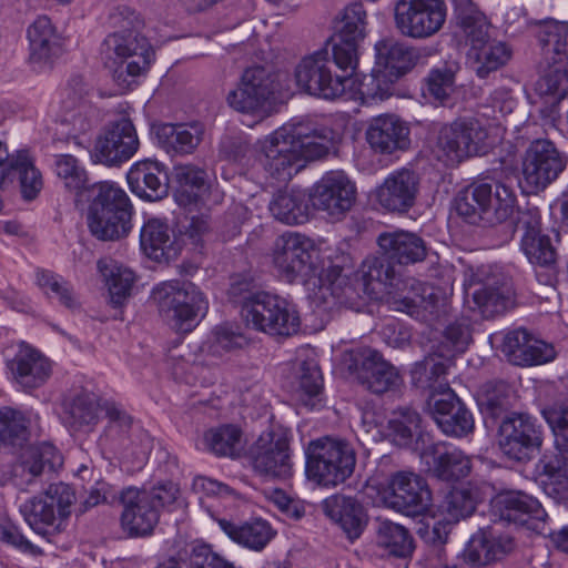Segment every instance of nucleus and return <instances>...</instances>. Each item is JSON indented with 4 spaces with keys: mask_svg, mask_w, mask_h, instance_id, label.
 I'll use <instances>...</instances> for the list:
<instances>
[{
    "mask_svg": "<svg viewBox=\"0 0 568 568\" xmlns=\"http://www.w3.org/2000/svg\"><path fill=\"white\" fill-rule=\"evenodd\" d=\"M514 548L508 536H501L494 528L481 529L467 542L463 551V560L473 567H483L501 559Z\"/></svg>",
    "mask_w": 568,
    "mask_h": 568,
    "instance_id": "obj_32",
    "label": "nucleus"
},
{
    "mask_svg": "<svg viewBox=\"0 0 568 568\" xmlns=\"http://www.w3.org/2000/svg\"><path fill=\"white\" fill-rule=\"evenodd\" d=\"M291 440V430L281 425L263 432L250 448L254 470L272 478H288L292 474Z\"/></svg>",
    "mask_w": 568,
    "mask_h": 568,
    "instance_id": "obj_12",
    "label": "nucleus"
},
{
    "mask_svg": "<svg viewBox=\"0 0 568 568\" xmlns=\"http://www.w3.org/2000/svg\"><path fill=\"white\" fill-rule=\"evenodd\" d=\"M221 530L234 542L254 551H261L275 536L271 525L263 519L235 523L226 518L215 519Z\"/></svg>",
    "mask_w": 568,
    "mask_h": 568,
    "instance_id": "obj_36",
    "label": "nucleus"
},
{
    "mask_svg": "<svg viewBox=\"0 0 568 568\" xmlns=\"http://www.w3.org/2000/svg\"><path fill=\"white\" fill-rule=\"evenodd\" d=\"M172 175L178 184L174 193L176 203L180 206L196 203L200 193L206 189V171L191 163L178 164L173 168Z\"/></svg>",
    "mask_w": 568,
    "mask_h": 568,
    "instance_id": "obj_43",
    "label": "nucleus"
},
{
    "mask_svg": "<svg viewBox=\"0 0 568 568\" xmlns=\"http://www.w3.org/2000/svg\"><path fill=\"white\" fill-rule=\"evenodd\" d=\"M469 307L484 318L504 314L515 305V292L509 277L493 266H480L466 283ZM470 303V300H468Z\"/></svg>",
    "mask_w": 568,
    "mask_h": 568,
    "instance_id": "obj_10",
    "label": "nucleus"
},
{
    "mask_svg": "<svg viewBox=\"0 0 568 568\" xmlns=\"http://www.w3.org/2000/svg\"><path fill=\"white\" fill-rule=\"evenodd\" d=\"M498 444L509 459L527 463L542 444V429L527 414L513 413L506 416L498 428Z\"/></svg>",
    "mask_w": 568,
    "mask_h": 568,
    "instance_id": "obj_15",
    "label": "nucleus"
},
{
    "mask_svg": "<svg viewBox=\"0 0 568 568\" xmlns=\"http://www.w3.org/2000/svg\"><path fill=\"white\" fill-rule=\"evenodd\" d=\"M298 400L306 407L314 408L322 400L323 377L314 362H303L298 369Z\"/></svg>",
    "mask_w": 568,
    "mask_h": 568,
    "instance_id": "obj_52",
    "label": "nucleus"
},
{
    "mask_svg": "<svg viewBox=\"0 0 568 568\" xmlns=\"http://www.w3.org/2000/svg\"><path fill=\"white\" fill-rule=\"evenodd\" d=\"M443 507L449 520L459 521L474 513L475 501L469 491L453 489L446 495Z\"/></svg>",
    "mask_w": 568,
    "mask_h": 568,
    "instance_id": "obj_63",
    "label": "nucleus"
},
{
    "mask_svg": "<svg viewBox=\"0 0 568 568\" xmlns=\"http://www.w3.org/2000/svg\"><path fill=\"white\" fill-rule=\"evenodd\" d=\"M420 424V415L415 409L409 407L398 408L393 412L387 423L388 436L399 447L410 445L416 435L424 442Z\"/></svg>",
    "mask_w": 568,
    "mask_h": 568,
    "instance_id": "obj_46",
    "label": "nucleus"
},
{
    "mask_svg": "<svg viewBox=\"0 0 568 568\" xmlns=\"http://www.w3.org/2000/svg\"><path fill=\"white\" fill-rule=\"evenodd\" d=\"M511 48L503 41L490 40L484 45L468 50V60L476 74L484 79L511 59Z\"/></svg>",
    "mask_w": 568,
    "mask_h": 568,
    "instance_id": "obj_42",
    "label": "nucleus"
},
{
    "mask_svg": "<svg viewBox=\"0 0 568 568\" xmlns=\"http://www.w3.org/2000/svg\"><path fill=\"white\" fill-rule=\"evenodd\" d=\"M458 26L469 49H475L490 41L489 24L485 16L475 10H462L457 14Z\"/></svg>",
    "mask_w": 568,
    "mask_h": 568,
    "instance_id": "obj_57",
    "label": "nucleus"
},
{
    "mask_svg": "<svg viewBox=\"0 0 568 568\" xmlns=\"http://www.w3.org/2000/svg\"><path fill=\"white\" fill-rule=\"evenodd\" d=\"M488 140V129L483 121L459 118L439 129L434 153L446 165H455L467 158L486 154L490 148Z\"/></svg>",
    "mask_w": 568,
    "mask_h": 568,
    "instance_id": "obj_8",
    "label": "nucleus"
},
{
    "mask_svg": "<svg viewBox=\"0 0 568 568\" xmlns=\"http://www.w3.org/2000/svg\"><path fill=\"white\" fill-rule=\"evenodd\" d=\"M454 358L449 352L435 349L422 362L414 365L410 375L415 386L428 389L437 397L444 392H450L446 379L448 369L453 366Z\"/></svg>",
    "mask_w": 568,
    "mask_h": 568,
    "instance_id": "obj_34",
    "label": "nucleus"
},
{
    "mask_svg": "<svg viewBox=\"0 0 568 568\" xmlns=\"http://www.w3.org/2000/svg\"><path fill=\"white\" fill-rule=\"evenodd\" d=\"M429 404L436 424L446 435L463 437L473 432V415L453 390L438 397L432 395Z\"/></svg>",
    "mask_w": 568,
    "mask_h": 568,
    "instance_id": "obj_26",
    "label": "nucleus"
},
{
    "mask_svg": "<svg viewBox=\"0 0 568 568\" xmlns=\"http://www.w3.org/2000/svg\"><path fill=\"white\" fill-rule=\"evenodd\" d=\"M529 26L541 48L540 61L565 60L568 59L567 36L568 24L555 19L531 20Z\"/></svg>",
    "mask_w": 568,
    "mask_h": 568,
    "instance_id": "obj_39",
    "label": "nucleus"
},
{
    "mask_svg": "<svg viewBox=\"0 0 568 568\" xmlns=\"http://www.w3.org/2000/svg\"><path fill=\"white\" fill-rule=\"evenodd\" d=\"M375 70L390 81H396L410 71L420 58L417 49L394 38L379 40L375 44Z\"/></svg>",
    "mask_w": 568,
    "mask_h": 568,
    "instance_id": "obj_29",
    "label": "nucleus"
},
{
    "mask_svg": "<svg viewBox=\"0 0 568 568\" xmlns=\"http://www.w3.org/2000/svg\"><path fill=\"white\" fill-rule=\"evenodd\" d=\"M272 215L282 223L294 225L307 221L310 206L303 190H284L277 192L270 203Z\"/></svg>",
    "mask_w": 568,
    "mask_h": 568,
    "instance_id": "obj_41",
    "label": "nucleus"
},
{
    "mask_svg": "<svg viewBox=\"0 0 568 568\" xmlns=\"http://www.w3.org/2000/svg\"><path fill=\"white\" fill-rule=\"evenodd\" d=\"M20 511L28 525L39 535H45L49 527L55 525L59 517L43 495L27 500L20 507Z\"/></svg>",
    "mask_w": 568,
    "mask_h": 568,
    "instance_id": "obj_54",
    "label": "nucleus"
},
{
    "mask_svg": "<svg viewBox=\"0 0 568 568\" xmlns=\"http://www.w3.org/2000/svg\"><path fill=\"white\" fill-rule=\"evenodd\" d=\"M366 11L359 2L345 7L335 18L333 38L361 43L366 37Z\"/></svg>",
    "mask_w": 568,
    "mask_h": 568,
    "instance_id": "obj_47",
    "label": "nucleus"
},
{
    "mask_svg": "<svg viewBox=\"0 0 568 568\" xmlns=\"http://www.w3.org/2000/svg\"><path fill=\"white\" fill-rule=\"evenodd\" d=\"M121 527L130 537H145L153 532L160 515L145 496V488L128 487L120 493Z\"/></svg>",
    "mask_w": 568,
    "mask_h": 568,
    "instance_id": "obj_21",
    "label": "nucleus"
},
{
    "mask_svg": "<svg viewBox=\"0 0 568 568\" xmlns=\"http://www.w3.org/2000/svg\"><path fill=\"white\" fill-rule=\"evenodd\" d=\"M95 192L88 211L91 234L101 241L125 237L131 227L132 204L126 193L112 182L92 185Z\"/></svg>",
    "mask_w": 568,
    "mask_h": 568,
    "instance_id": "obj_4",
    "label": "nucleus"
},
{
    "mask_svg": "<svg viewBox=\"0 0 568 568\" xmlns=\"http://www.w3.org/2000/svg\"><path fill=\"white\" fill-rule=\"evenodd\" d=\"M240 85L271 100L275 89V77L264 67H253L244 71Z\"/></svg>",
    "mask_w": 568,
    "mask_h": 568,
    "instance_id": "obj_64",
    "label": "nucleus"
},
{
    "mask_svg": "<svg viewBox=\"0 0 568 568\" xmlns=\"http://www.w3.org/2000/svg\"><path fill=\"white\" fill-rule=\"evenodd\" d=\"M273 263L282 278L300 282L323 301L332 295L351 298L354 290L338 265H322L313 242L300 233L287 232L277 237L273 248Z\"/></svg>",
    "mask_w": 568,
    "mask_h": 568,
    "instance_id": "obj_2",
    "label": "nucleus"
},
{
    "mask_svg": "<svg viewBox=\"0 0 568 568\" xmlns=\"http://www.w3.org/2000/svg\"><path fill=\"white\" fill-rule=\"evenodd\" d=\"M554 443V445L542 453L538 463L537 471L542 478L541 483L545 491L558 499H568V444Z\"/></svg>",
    "mask_w": 568,
    "mask_h": 568,
    "instance_id": "obj_27",
    "label": "nucleus"
},
{
    "mask_svg": "<svg viewBox=\"0 0 568 568\" xmlns=\"http://www.w3.org/2000/svg\"><path fill=\"white\" fill-rule=\"evenodd\" d=\"M98 267L104 278L110 301L114 306L122 305L131 295L135 283L133 271L114 260H101Z\"/></svg>",
    "mask_w": 568,
    "mask_h": 568,
    "instance_id": "obj_44",
    "label": "nucleus"
},
{
    "mask_svg": "<svg viewBox=\"0 0 568 568\" xmlns=\"http://www.w3.org/2000/svg\"><path fill=\"white\" fill-rule=\"evenodd\" d=\"M113 27L119 30L108 34L100 47L104 65L113 70V78L123 88L132 79L143 74L154 59V50L149 40L141 34L144 26L140 16L130 8H118L111 14Z\"/></svg>",
    "mask_w": 568,
    "mask_h": 568,
    "instance_id": "obj_3",
    "label": "nucleus"
},
{
    "mask_svg": "<svg viewBox=\"0 0 568 568\" xmlns=\"http://www.w3.org/2000/svg\"><path fill=\"white\" fill-rule=\"evenodd\" d=\"M516 195L501 182H475L460 192L455 200L458 215L470 221L479 217L489 225L506 222L514 213Z\"/></svg>",
    "mask_w": 568,
    "mask_h": 568,
    "instance_id": "obj_6",
    "label": "nucleus"
},
{
    "mask_svg": "<svg viewBox=\"0 0 568 568\" xmlns=\"http://www.w3.org/2000/svg\"><path fill=\"white\" fill-rule=\"evenodd\" d=\"M12 378L23 389L41 387L52 374V363L40 351L22 342L12 359L8 362Z\"/></svg>",
    "mask_w": 568,
    "mask_h": 568,
    "instance_id": "obj_24",
    "label": "nucleus"
},
{
    "mask_svg": "<svg viewBox=\"0 0 568 568\" xmlns=\"http://www.w3.org/2000/svg\"><path fill=\"white\" fill-rule=\"evenodd\" d=\"M295 146L305 164L325 158L335 144V132L312 119L290 121Z\"/></svg>",
    "mask_w": 568,
    "mask_h": 568,
    "instance_id": "obj_25",
    "label": "nucleus"
},
{
    "mask_svg": "<svg viewBox=\"0 0 568 568\" xmlns=\"http://www.w3.org/2000/svg\"><path fill=\"white\" fill-rule=\"evenodd\" d=\"M377 245L381 256L367 257L356 273L358 288L371 297L385 294L395 310L424 321L436 316L439 298L433 288L413 277L402 278L394 268L423 262L427 256L425 241L416 233L397 230L381 233Z\"/></svg>",
    "mask_w": 568,
    "mask_h": 568,
    "instance_id": "obj_1",
    "label": "nucleus"
},
{
    "mask_svg": "<svg viewBox=\"0 0 568 568\" xmlns=\"http://www.w3.org/2000/svg\"><path fill=\"white\" fill-rule=\"evenodd\" d=\"M384 503L408 516L426 511L432 501V494L425 479L410 471H397L389 477L383 491Z\"/></svg>",
    "mask_w": 568,
    "mask_h": 568,
    "instance_id": "obj_18",
    "label": "nucleus"
},
{
    "mask_svg": "<svg viewBox=\"0 0 568 568\" xmlns=\"http://www.w3.org/2000/svg\"><path fill=\"white\" fill-rule=\"evenodd\" d=\"M241 314L247 326L271 336L290 337L301 326L296 307L287 300L266 292L245 297Z\"/></svg>",
    "mask_w": 568,
    "mask_h": 568,
    "instance_id": "obj_9",
    "label": "nucleus"
},
{
    "mask_svg": "<svg viewBox=\"0 0 568 568\" xmlns=\"http://www.w3.org/2000/svg\"><path fill=\"white\" fill-rule=\"evenodd\" d=\"M515 399L511 387L505 382H498L484 387L478 403L483 413L497 418L514 406Z\"/></svg>",
    "mask_w": 568,
    "mask_h": 568,
    "instance_id": "obj_53",
    "label": "nucleus"
},
{
    "mask_svg": "<svg viewBox=\"0 0 568 568\" xmlns=\"http://www.w3.org/2000/svg\"><path fill=\"white\" fill-rule=\"evenodd\" d=\"M13 171L19 174L22 197L27 201L34 200L43 187V180L27 151H18V164Z\"/></svg>",
    "mask_w": 568,
    "mask_h": 568,
    "instance_id": "obj_60",
    "label": "nucleus"
},
{
    "mask_svg": "<svg viewBox=\"0 0 568 568\" xmlns=\"http://www.w3.org/2000/svg\"><path fill=\"white\" fill-rule=\"evenodd\" d=\"M99 407L100 404L95 394L81 392L65 403L64 413L69 425L79 430L97 424Z\"/></svg>",
    "mask_w": 568,
    "mask_h": 568,
    "instance_id": "obj_48",
    "label": "nucleus"
},
{
    "mask_svg": "<svg viewBox=\"0 0 568 568\" xmlns=\"http://www.w3.org/2000/svg\"><path fill=\"white\" fill-rule=\"evenodd\" d=\"M322 508L324 514L343 530L351 541L363 534L368 521L364 507L354 497L331 496L323 501Z\"/></svg>",
    "mask_w": 568,
    "mask_h": 568,
    "instance_id": "obj_33",
    "label": "nucleus"
},
{
    "mask_svg": "<svg viewBox=\"0 0 568 568\" xmlns=\"http://www.w3.org/2000/svg\"><path fill=\"white\" fill-rule=\"evenodd\" d=\"M378 545L396 557H406L413 551V538L408 530L392 521L381 523L377 531Z\"/></svg>",
    "mask_w": 568,
    "mask_h": 568,
    "instance_id": "obj_56",
    "label": "nucleus"
},
{
    "mask_svg": "<svg viewBox=\"0 0 568 568\" xmlns=\"http://www.w3.org/2000/svg\"><path fill=\"white\" fill-rule=\"evenodd\" d=\"M242 430L226 424L209 429L204 435L206 447L217 456L236 457L243 450Z\"/></svg>",
    "mask_w": 568,
    "mask_h": 568,
    "instance_id": "obj_50",
    "label": "nucleus"
},
{
    "mask_svg": "<svg viewBox=\"0 0 568 568\" xmlns=\"http://www.w3.org/2000/svg\"><path fill=\"white\" fill-rule=\"evenodd\" d=\"M493 511L501 520L526 526L536 531L542 530L547 518L540 503L519 490L497 495L493 501Z\"/></svg>",
    "mask_w": 568,
    "mask_h": 568,
    "instance_id": "obj_22",
    "label": "nucleus"
},
{
    "mask_svg": "<svg viewBox=\"0 0 568 568\" xmlns=\"http://www.w3.org/2000/svg\"><path fill=\"white\" fill-rule=\"evenodd\" d=\"M19 468L32 478L41 475L45 469L57 471L63 465L62 455L48 443L27 447L20 457Z\"/></svg>",
    "mask_w": 568,
    "mask_h": 568,
    "instance_id": "obj_45",
    "label": "nucleus"
},
{
    "mask_svg": "<svg viewBox=\"0 0 568 568\" xmlns=\"http://www.w3.org/2000/svg\"><path fill=\"white\" fill-rule=\"evenodd\" d=\"M521 250L532 264L549 266L556 262V251L547 235L523 236Z\"/></svg>",
    "mask_w": 568,
    "mask_h": 568,
    "instance_id": "obj_61",
    "label": "nucleus"
},
{
    "mask_svg": "<svg viewBox=\"0 0 568 568\" xmlns=\"http://www.w3.org/2000/svg\"><path fill=\"white\" fill-rule=\"evenodd\" d=\"M203 136V125L195 122L190 124L166 123L156 130L159 144L172 155L192 154L201 144Z\"/></svg>",
    "mask_w": 568,
    "mask_h": 568,
    "instance_id": "obj_37",
    "label": "nucleus"
},
{
    "mask_svg": "<svg viewBox=\"0 0 568 568\" xmlns=\"http://www.w3.org/2000/svg\"><path fill=\"white\" fill-rule=\"evenodd\" d=\"M29 439L24 415L11 407L0 408V448L16 449Z\"/></svg>",
    "mask_w": 568,
    "mask_h": 568,
    "instance_id": "obj_49",
    "label": "nucleus"
},
{
    "mask_svg": "<svg viewBox=\"0 0 568 568\" xmlns=\"http://www.w3.org/2000/svg\"><path fill=\"white\" fill-rule=\"evenodd\" d=\"M343 362L356 381L371 393L396 390L403 384L398 369L375 349L356 348L345 352Z\"/></svg>",
    "mask_w": 568,
    "mask_h": 568,
    "instance_id": "obj_13",
    "label": "nucleus"
},
{
    "mask_svg": "<svg viewBox=\"0 0 568 568\" xmlns=\"http://www.w3.org/2000/svg\"><path fill=\"white\" fill-rule=\"evenodd\" d=\"M226 100L233 110L251 115L257 121L268 115L270 99L242 85L231 91Z\"/></svg>",
    "mask_w": 568,
    "mask_h": 568,
    "instance_id": "obj_55",
    "label": "nucleus"
},
{
    "mask_svg": "<svg viewBox=\"0 0 568 568\" xmlns=\"http://www.w3.org/2000/svg\"><path fill=\"white\" fill-rule=\"evenodd\" d=\"M29 61L37 65H48L62 53V37L51 19L38 17L27 29Z\"/></svg>",
    "mask_w": 568,
    "mask_h": 568,
    "instance_id": "obj_31",
    "label": "nucleus"
},
{
    "mask_svg": "<svg viewBox=\"0 0 568 568\" xmlns=\"http://www.w3.org/2000/svg\"><path fill=\"white\" fill-rule=\"evenodd\" d=\"M503 352L513 364L520 366L541 365L556 357V351L551 344L535 338L521 328L509 332L505 336Z\"/></svg>",
    "mask_w": 568,
    "mask_h": 568,
    "instance_id": "obj_28",
    "label": "nucleus"
},
{
    "mask_svg": "<svg viewBox=\"0 0 568 568\" xmlns=\"http://www.w3.org/2000/svg\"><path fill=\"white\" fill-rule=\"evenodd\" d=\"M565 168V156L550 140L532 141L521 160L523 190L528 194L544 191Z\"/></svg>",
    "mask_w": 568,
    "mask_h": 568,
    "instance_id": "obj_14",
    "label": "nucleus"
},
{
    "mask_svg": "<svg viewBox=\"0 0 568 568\" xmlns=\"http://www.w3.org/2000/svg\"><path fill=\"white\" fill-rule=\"evenodd\" d=\"M471 341V331L467 321H456L449 324L443 334L437 351L449 352L453 358L457 353L464 352Z\"/></svg>",
    "mask_w": 568,
    "mask_h": 568,
    "instance_id": "obj_62",
    "label": "nucleus"
},
{
    "mask_svg": "<svg viewBox=\"0 0 568 568\" xmlns=\"http://www.w3.org/2000/svg\"><path fill=\"white\" fill-rule=\"evenodd\" d=\"M151 297L162 318L180 333L191 332L207 310L202 292L191 283H161L153 288Z\"/></svg>",
    "mask_w": 568,
    "mask_h": 568,
    "instance_id": "obj_7",
    "label": "nucleus"
},
{
    "mask_svg": "<svg viewBox=\"0 0 568 568\" xmlns=\"http://www.w3.org/2000/svg\"><path fill=\"white\" fill-rule=\"evenodd\" d=\"M447 14L445 0H398L394 7V23L403 37L425 40L443 29Z\"/></svg>",
    "mask_w": 568,
    "mask_h": 568,
    "instance_id": "obj_11",
    "label": "nucleus"
},
{
    "mask_svg": "<svg viewBox=\"0 0 568 568\" xmlns=\"http://www.w3.org/2000/svg\"><path fill=\"white\" fill-rule=\"evenodd\" d=\"M130 190L141 199L158 201L168 195V178L163 166L152 160L134 163L126 174Z\"/></svg>",
    "mask_w": 568,
    "mask_h": 568,
    "instance_id": "obj_35",
    "label": "nucleus"
},
{
    "mask_svg": "<svg viewBox=\"0 0 568 568\" xmlns=\"http://www.w3.org/2000/svg\"><path fill=\"white\" fill-rule=\"evenodd\" d=\"M439 444L420 448V457H433V471L442 480H457L470 473V459L458 449L440 453ZM416 449H419L417 447Z\"/></svg>",
    "mask_w": 568,
    "mask_h": 568,
    "instance_id": "obj_40",
    "label": "nucleus"
},
{
    "mask_svg": "<svg viewBox=\"0 0 568 568\" xmlns=\"http://www.w3.org/2000/svg\"><path fill=\"white\" fill-rule=\"evenodd\" d=\"M540 78L537 90L540 94L564 97L568 88V59L539 61Z\"/></svg>",
    "mask_w": 568,
    "mask_h": 568,
    "instance_id": "obj_51",
    "label": "nucleus"
},
{
    "mask_svg": "<svg viewBox=\"0 0 568 568\" xmlns=\"http://www.w3.org/2000/svg\"><path fill=\"white\" fill-rule=\"evenodd\" d=\"M418 191V174L403 168L392 172L377 187L376 200L389 212L405 213L414 206Z\"/></svg>",
    "mask_w": 568,
    "mask_h": 568,
    "instance_id": "obj_23",
    "label": "nucleus"
},
{
    "mask_svg": "<svg viewBox=\"0 0 568 568\" xmlns=\"http://www.w3.org/2000/svg\"><path fill=\"white\" fill-rule=\"evenodd\" d=\"M140 145L134 124L129 118L109 122L97 138L92 158L106 166H119L129 161Z\"/></svg>",
    "mask_w": 568,
    "mask_h": 568,
    "instance_id": "obj_16",
    "label": "nucleus"
},
{
    "mask_svg": "<svg viewBox=\"0 0 568 568\" xmlns=\"http://www.w3.org/2000/svg\"><path fill=\"white\" fill-rule=\"evenodd\" d=\"M327 52L318 51L305 57L295 69L297 85L306 93L333 100L345 91L347 75L333 77Z\"/></svg>",
    "mask_w": 568,
    "mask_h": 568,
    "instance_id": "obj_17",
    "label": "nucleus"
},
{
    "mask_svg": "<svg viewBox=\"0 0 568 568\" xmlns=\"http://www.w3.org/2000/svg\"><path fill=\"white\" fill-rule=\"evenodd\" d=\"M306 476L323 487H335L352 476L356 454L352 445L337 437L323 436L308 443Z\"/></svg>",
    "mask_w": 568,
    "mask_h": 568,
    "instance_id": "obj_5",
    "label": "nucleus"
},
{
    "mask_svg": "<svg viewBox=\"0 0 568 568\" xmlns=\"http://www.w3.org/2000/svg\"><path fill=\"white\" fill-rule=\"evenodd\" d=\"M356 189L342 171L327 172L313 187L311 195L315 209L332 217H341L355 202Z\"/></svg>",
    "mask_w": 568,
    "mask_h": 568,
    "instance_id": "obj_20",
    "label": "nucleus"
},
{
    "mask_svg": "<svg viewBox=\"0 0 568 568\" xmlns=\"http://www.w3.org/2000/svg\"><path fill=\"white\" fill-rule=\"evenodd\" d=\"M140 243L145 255L160 263L175 258L180 252L168 224L159 219H151L143 225Z\"/></svg>",
    "mask_w": 568,
    "mask_h": 568,
    "instance_id": "obj_38",
    "label": "nucleus"
},
{
    "mask_svg": "<svg viewBox=\"0 0 568 568\" xmlns=\"http://www.w3.org/2000/svg\"><path fill=\"white\" fill-rule=\"evenodd\" d=\"M424 95L435 103L446 105L455 91V72L448 68L433 69L426 78Z\"/></svg>",
    "mask_w": 568,
    "mask_h": 568,
    "instance_id": "obj_58",
    "label": "nucleus"
},
{
    "mask_svg": "<svg viewBox=\"0 0 568 568\" xmlns=\"http://www.w3.org/2000/svg\"><path fill=\"white\" fill-rule=\"evenodd\" d=\"M261 151L265 158V170L277 180L286 181L304 168L290 122L267 135L262 141Z\"/></svg>",
    "mask_w": 568,
    "mask_h": 568,
    "instance_id": "obj_19",
    "label": "nucleus"
},
{
    "mask_svg": "<svg viewBox=\"0 0 568 568\" xmlns=\"http://www.w3.org/2000/svg\"><path fill=\"white\" fill-rule=\"evenodd\" d=\"M366 140L375 152L392 154L408 149L409 128L394 114H382L372 119Z\"/></svg>",
    "mask_w": 568,
    "mask_h": 568,
    "instance_id": "obj_30",
    "label": "nucleus"
},
{
    "mask_svg": "<svg viewBox=\"0 0 568 568\" xmlns=\"http://www.w3.org/2000/svg\"><path fill=\"white\" fill-rule=\"evenodd\" d=\"M53 168L57 176L63 182L64 187L70 192L79 194L87 187V172L73 155H55Z\"/></svg>",
    "mask_w": 568,
    "mask_h": 568,
    "instance_id": "obj_59",
    "label": "nucleus"
}]
</instances>
